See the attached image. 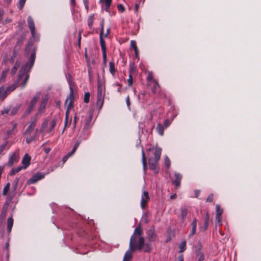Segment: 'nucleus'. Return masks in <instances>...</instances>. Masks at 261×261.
<instances>
[{
    "label": "nucleus",
    "instance_id": "nucleus-1",
    "mask_svg": "<svg viewBox=\"0 0 261 261\" xmlns=\"http://www.w3.org/2000/svg\"><path fill=\"white\" fill-rule=\"evenodd\" d=\"M37 50V47L35 46L33 47L31 55L29 58V61L24 65L22 66L19 71L18 77H17V83H19L20 80L22 79L24 74H25V77L23 80V82L21 84L22 88H23L29 79V72H30L32 68L36 59V51Z\"/></svg>",
    "mask_w": 261,
    "mask_h": 261
},
{
    "label": "nucleus",
    "instance_id": "nucleus-2",
    "mask_svg": "<svg viewBox=\"0 0 261 261\" xmlns=\"http://www.w3.org/2000/svg\"><path fill=\"white\" fill-rule=\"evenodd\" d=\"M162 152V148L156 146L154 152V158H150L148 160V164L149 169L155 174H158L159 172L158 163L160 159Z\"/></svg>",
    "mask_w": 261,
    "mask_h": 261
},
{
    "label": "nucleus",
    "instance_id": "nucleus-3",
    "mask_svg": "<svg viewBox=\"0 0 261 261\" xmlns=\"http://www.w3.org/2000/svg\"><path fill=\"white\" fill-rule=\"evenodd\" d=\"M102 85L101 83L99 76L98 75L97 79V101L96 106L100 110L103 104V99L102 96Z\"/></svg>",
    "mask_w": 261,
    "mask_h": 261
},
{
    "label": "nucleus",
    "instance_id": "nucleus-4",
    "mask_svg": "<svg viewBox=\"0 0 261 261\" xmlns=\"http://www.w3.org/2000/svg\"><path fill=\"white\" fill-rule=\"evenodd\" d=\"M40 93L38 92L36 93L34 97L32 99L31 101L29 103V106L24 113V115H29L30 114L32 111L33 110L34 107H35L36 103L38 99L40 98Z\"/></svg>",
    "mask_w": 261,
    "mask_h": 261
},
{
    "label": "nucleus",
    "instance_id": "nucleus-5",
    "mask_svg": "<svg viewBox=\"0 0 261 261\" xmlns=\"http://www.w3.org/2000/svg\"><path fill=\"white\" fill-rule=\"evenodd\" d=\"M136 237L131 236L129 241V249L133 251H135L136 250L141 251L143 249L144 246L136 244Z\"/></svg>",
    "mask_w": 261,
    "mask_h": 261
},
{
    "label": "nucleus",
    "instance_id": "nucleus-6",
    "mask_svg": "<svg viewBox=\"0 0 261 261\" xmlns=\"http://www.w3.org/2000/svg\"><path fill=\"white\" fill-rule=\"evenodd\" d=\"M14 195H9L7 198L6 201L5 202V204H4L2 212L0 215V217L2 219L5 218L7 211L8 210V207L13 198Z\"/></svg>",
    "mask_w": 261,
    "mask_h": 261
},
{
    "label": "nucleus",
    "instance_id": "nucleus-7",
    "mask_svg": "<svg viewBox=\"0 0 261 261\" xmlns=\"http://www.w3.org/2000/svg\"><path fill=\"white\" fill-rule=\"evenodd\" d=\"M45 174L41 172H37L32 176V177L27 181L28 185L33 184L38 180L44 177Z\"/></svg>",
    "mask_w": 261,
    "mask_h": 261
},
{
    "label": "nucleus",
    "instance_id": "nucleus-8",
    "mask_svg": "<svg viewBox=\"0 0 261 261\" xmlns=\"http://www.w3.org/2000/svg\"><path fill=\"white\" fill-rule=\"evenodd\" d=\"M150 200L148 192L147 191H144L141 196V206L143 210H144L147 205V202Z\"/></svg>",
    "mask_w": 261,
    "mask_h": 261
},
{
    "label": "nucleus",
    "instance_id": "nucleus-9",
    "mask_svg": "<svg viewBox=\"0 0 261 261\" xmlns=\"http://www.w3.org/2000/svg\"><path fill=\"white\" fill-rule=\"evenodd\" d=\"M70 85V94L69 96L66 98L65 100V104L67 103L68 100L69 99L68 105L69 107H74V95H73V90L72 87V83L70 81L69 82Z\"/></svg>",
    "mask_w": 261,
    "mask_h": 261
},
{
    "label": "nucleus",
    "instance_id": "nucleus-10",
    "mask_svg": "<svg viewBox=\"0 0 261 261\" xmlns=\"http://www.w3.org/2000/svg\"><path fill=\"white\" fill-rule=\"evenodd\" d=\"M19 160V154L16 151L13 152L9 157V161L8 162V166L11 167L14 163L17 162Z\"/></svg>",
    "mask_w": 261,
    "mask_h": 261
},
{
    "label": "nucleus",
    "instance_id": "nucleus-11",
    "mask_svg": "<svg viewBox=\"0 0 261 261\" xmlns=\"http://www.w3.org/2000/svg\"><path fill=\"white\" fill-rule=\"evenodd\" d=\"M147 238L150 242H154L156 239V234L154 226H151L147 232Z\"/></svg>",
    "mask_w": 261,
    "mask_h": 261
},
{
    "label": "nucleus",
    "instance_id": "nucleus-12",
    "mask_svg": "<svg viewBox=\"0 0 261 261\" xmlns=\"http://www.w3.org/2000/svg\"><path fill=\"white\" fill-rule=\"evenodd\" d=\"M28 26L30 29L32 37L35 38V26L34 21L31 16L28 18Z\"/></svg>",
    "mask_w": 261,
    "mask_h": 261
},
{
    "label": "nucleus",
    "instance_id": "nucleus-13",
    "mask_svg": "<svg viewBox=\"0 0 261 261\" xmlns=\"http://www.w3.org/2000/svg\"><path fill=\"white\" fill-rule=\"evenodd\" d=\"M35 39V38L31 37L30 38V39L27 43V44L25 45V49H24V53H25V55H28L30 53L31 48H32V46L33 45L34 41Z\"/></svg>",
    "mask_w": 261,
    "mask_h": 261
},
{
    "label": "nucleus",
    "instance_id": "nucleus-14",
    "mask_svg": "<svg viewBox=\"0 0 261 261\" xmlns=\"http://www.w3.org/2000/svg\"><path fill=\"white\" fill-rule=\"evenodd\" d=\"M174 176L175 179L172 181V184L176 187H179L180 186L182 175L179 173L175 172Z\"/></svg>",
    "mask_w": 261,
    "mask_h": 261
},
{
    "label": "nucleus",
    "instance_id": "nucleus-15",
    "mask_svg": "<svg viewBox=\"0 0 261 261\" xmlns=\"http://www.w3.org/2000/svg\"><path fill=\"white\" fill-rule=\"evenodd\" d=\"M36 120H37L36 117L33 119L30 124L24 132V134H30L34 129L36 124Z\"/></svg>",
    "mask_w": 261,
    "mask_h": 261
},
{
    "label": "nucleus",
    "instance_id": "nucleus-16",
    "mask_svg": "<svg viewBox=\"0 0 261 261\" xmlns=\"http://www.w3.org/2000/svg\"><path fill=\"white\" fill-rule=\"evenodd\" d=\"M31 159V156L28 154H25L21 162L22 164L23 165V166H22L23 169H26L30 165Z\"/></svg>",
    "mask_w": 261,
    "mask_h": 261
},
{
    "label": "nucleus",
    "instance_id": "nucleus-17",
    "mask_svg": "<svg viewBox=\"0 0 261 261\" xmlns=\"http://www.w3.org/2000/svg\"><path fill=\"white\" fill-rule=\"evenodd\" d=\"M47 101H48L47 98H44L42 100V101L40 104L39 108L38 109L37 115L38 114H41L42 112H43V111H44V110L45 109Z\"/></svg>",
    "mask_w": 261,
    "mask_h": 261
},
{
    "label": "nucleus",
    "instance_id": "nucleus-18",
    "mask_svg": "<svg viewBox=\"0 0 261 261\" xmlns=\"http://www.w3.org/2000/svg\"><path fill=\"white\" fill-rule=\"evenodd\" d=\"M20 49L17 47H14L12 55L10 59V62L13 63L15 61L16 57L18 55Z\"/></svg>",
    "mask_w": 261,
    "mask_h": 261
},
{
    "label": "nucleus",
    "instance_id": "nucleus-19",
    "mask_svg": "<svg viewBox=\"0 0 261 261\" xmlns=\"http://www.w3.org/2000/svg\"><path fill=\"white\" fill-rule=\"evenodd\" d=\"M26 35L24 33H23L21 36L17 39L16 45L14 46L15 47H17L19 48H21V46L23 44V42L25 38Z\"/></svg>",
    "mask_w": 261,
    "mask_h": 261
},
{
    "label": "nucleus",
    "instance_id": "nucleus-20",
    "mask_svg": "<svg viewBox=\"0 0 261 261\" xmlns=\"http://www.w3.org/2000/svg\"><path fill=\"white\" fill-rule=\"evenodd\" d=\"M13 225V219L12 217V215L8 218L7 220V231L9 234L11 230Z\"/></svg>",
    "mask_w": 261,
    "mask_h": 261
},
{
    "label": "nucleus",
    "instance_id": "nucleus-21",
    "mask_svg": "<svg viewBox=\"0 0 261 261\" xmlns=\"http://www.w3.org/2000/svg\"><path fill=\"white\" fill-rule=\"evenodd\" d=\"M143 233V230L141 228V223H139L138 225L136 226L134 230V233L132 236L134 237H136V236H141Z\"/></svg>",
    "mask_w": 261,
    "mask_h": 261
},
{
    "label": "nucleus",
    "instance_id": "nucleus-22",
    "mask_svg": "<svg viewBox=\"0 0 261 261\" xmlns=\"http://www.w3.org/2000/svg\"><path fill=\"white\" fill-rule=\"evenodd\" d=\"M192 228L191 233L189 234V237H191L193 236H194L196 231V227H197V219L196 218H194L192 222Z\"/></svg>",
    "mask_w": 261,
    "mask_h": 261
},
{
    "label": "nucleus",
    "instance_id": "nucleus-23",
    "mask_svg": "<svg viewBox=\"0 0 261 261\" xmlns=\"http://www.w3.org/2000/svg\"><path fill=\"white\" fill-rule=\"evenodd\" d=\"M180 211H181V219L182 222H184L186 218L187 214H188V209L186 207H182L180 208Z\"/></svg>",
    "mask_w": 261,
    "mask_h": 261
},
{
    "label": "nucleus",
    "instance_id": "nucleus-24",
    "mask_svg": "<svg viewBox=\"0 0 261 261\" xmlns=\"http://www.w3.org/2000/svg\"><path fill=\"white\" fill-rule=\"evenodd\" d=\"M132 252H134L133 251H132L129 249L128 250H127L123 257V261H129L132 258Z\"/></svg>",
    "mask_w": 261,
    "mask_h": 261
},
{
    "label": "nucleus",
    "instance_id": "nucleus-25",
    "mask_svg": "<svg viewBox=\"0 0 261 261\" xmlns=\"http://www.w3.org/2000/svg\"><path fill=\"white\" fill-rule=\"evenodd\" d=\"M142 160L143 170H144V172H146V171L147 169V161H146V159L145 158V153L143 150L142 151Z\"/></svg>",
    "mask_w": 261,
    "mask_h": 261
},
{
    "label": "nucleus",
    "instance_id": "nucleus-26",
    "mask_svg": "<svg viewBox=\"0 0 261 261\" xmlns=\"http://www.w3.org/2000/svg\"><path fill=\"white\" fill-rule=\"evenodd\" d=\"M22 169H23L22 166H19L17 168H13L12 169L9 174L10 176H13L15 175L17 173L20 171Z\"/></svg>",
    "mask_w": 261,
    "mask_h": 261
},
{
    "label": "nucleus",
    "instance_id": "nucleus-27",
    "mask_svg": "<svg viewBox=\"0 0 261 261\" xmlns=\"http://www.w3.org/2000/svg\"><path fill=\"white\" fill-rule=\"evenodd\" d=\"M100 37V44L101 48L102 51H107V47L106 42L103 38V35H99Z\"/></svg>",
    "mask_w": 261,
    "mask_h": 261
},
{
    "label": "nucleus",
    "instance_id": "nucleus-28",
    "mask_svg": "<svg viewBox=\"0 0 261 261\" xmlns=\"http://www.w3.org/2000/svg\"><path fill=\"white\" fill-rule=\"evenodd\" d=\"M196 257L198 258V261H203L204 258L203 254L200 251V249L196 251Z\"/></svg>",
    "mask_w": 261,
    "mask_h": 261
},
{
    "label": "nucleus",
    "instance_id": "nucleus-29",
    "mask_svg": "<svg viewBox=\"0 0 261 261\" xmlns=\"http://www.w3.org/2000/svg\"><path fill=\"white\" fill-rule=\"evenodd\" d=\"M156 130L158 133V134L161 135L163 136L164 133V126L160 123L158 124L156 126Z\"/></svg>",
    "mask_w": 261,
    "mask_h": 261
},
{
    "label": "nucleus",
    "instance_id": "nucleus-30",
    "mask_svg": "<svg viewBox=\"0 0 261 261\" xmlns=\"http://www.w3.org/2000/svg\"><path fill=\"white\" fill-rule=\"evenodd\" d=\"M7 96L6 92H4V87L2 86L0 88V99L4 100Z\"/></svg>",
    "mask_w": 261,
    "mask_h": 261
},
{
    "label": "nucleus",
    "instance_id": "nucleus-31",
    "mask_svg": "<svg viewBox=\"0 0 261 261\" xmlns=\"http://www.w3.org/2000/svg\"><path fill=\"white\" fill-rule=\"evenodd\" d=\"M109 66H110V72L112 74L114 75L116 72V69L115 68V64L113 61H110L109 63Z\"/></svg>",
    "mask_w": 261,
    "mask_h": 261
},
{
    "label": "nucleus",
    "instance_id": "nucleus-32",
    "mask_svg": "<svg viewBox=\"0 0 261 261\" xmlns=\"http://www.w3.org/2000/svg\"><path fill=\"white\" fill-rule=\"evenodd\" d=\"M186 241L185 240L182 241L179 246V252H183L186 250Z\"/></svg>",
    "mask_w": 261,
    "mask_h": 261
},
{
    "label": "nucleus",
    "instance_id": "nucleus-33",
    "mask_svg": "<svg viewBox=\"0 0 261 261\" xmlns=\"http://www.w3.org/2000/svg\"><path fill=\"white\" fill-rule=\"evenodd\" d=\"M143 249L144 252H150L151 251L152 248L148 243H146L144 245Z\"/></svg>",
    "mask_w": 261,
    "mask_h": 261
},
{
    "label": "nucleus",
    "instance_id": "nucleus-34",
    "mask_svg": "<svg viewBox=\"0 0 261 261\" xmlns=\"http://www.w3.org/2000/svg\"><path fill=\"white\" fill-rule=\"evenodd\" d=\"M19 65H20V64L18 61L15 62L14 66L11 70L12 75H14L16 73L18 67H19Z\"/></svg>",
    "mask_w": 261,
    "mask_h": 261
},
{
    "label": "nucleus",
    "instance_id": "nucleus-35",
    "mask_svg": "<svg viewBox=\"0 0 261 261\" xmlns=\"http://www.w3.org/2000/svg\"><path fill=\"white\" fill-rule=\"evenodd\" d=\"M136 69L135 67V64L134 62L130 63L129 65V74H132L133 73L136 72Z\"/></svg>",
    "mask_w": 261,
    "mask_h": 261
},
{
    "label": "nucleus",
    "instance_id": "nucleus-36",
    "mask_svg": "<svg viewBox=\"0 0 261 261\" xmlns=\"http://www.w3.org/2000/svg\"><path fill=\"white\" fill-rule=\"evenodd\" d=\"M18 181H19V178H16V179L14 181V183L13 184V185H12L13 192H14V194H13L14 195L15 194L17 188Z\"/></svg>",
    "mask_w": 261,
    "mask_h": 261
},
{
    "label": "nucleus",
    "instance_id": "nucleus-37",
    "mask_svg": "<svg viewBox=\"0 0 261 261\" xmlns=\"http://www.w3.org/2000/svg\"><path fill=\"white\" fill-rule=\"evenodd\" d=\"M94 19V15H91L89 17V18L88 20V25L90 28H91L93 25Z\"/></svg>",
    "mask_w": 261,
    "mask_h": 261
},
{
    "label": "nucleus",
    "instance_id": "nucleus-38",
    "mask_svg": "<svg viewBox=\"0 0 261 261\" xmlns=\"http://www.w3.org/2000/svg\"><path fill=\"white\" fill-rule=\"evenodd\" d=\"M20 107H21V105H18V106L14 107L12 109L10 114L12 116L15 115L17 113V112L19 110Z\"/></svg>",
    "mask_w": 261,
    "mask_h": 261
},
{
    "label": "nucleus",
    "instance_id": "nucleus-39",
    "mask_svg": "<svg viewBox=\"0 0 261 261\" xmlns=\"http://www.w3.org/2000/svg\"><path fill=\"white\" fill-rule=\"evenodd\" d=\"M10 184L9 182L7 183L5 187H4L3 189V194L4 195H7L8 194V192L10 189Z\"/></svg>",
    "mask_w": 261,
    "mask_h": 261
},
{
    "label": "nucleus",
    "instance_id": "nucleus-40",
    "mask_svg": "<svg viewBox=\"0 0 261 261\" xmlns=\"http://www.w3.org/2000/svg\"><path fill=\"white\" fill-rule=\"evenodd\" d=\"M216 215L221 216V215L223 212V209L221 208L220 206L218 204L216 205Z\"/></svg>",
    "mask_w": 261,
    "mask_h": 261
},
{
    "label": "nucleus",
    "instance_id": "nucleus-41",
    "mask_svg": "<svg viewBox=\"0 0 261 261\" xmlns=\"http://www.w3.org/2000/svg\"><path fill=\"white\" fill-rule=\"evenodd\" d=\"M209 222L204 221V225L200 227V230L202 231H205L208 228Z\"/></svg>",
    "mask_w": 261,
    "mask_h": 261
},
{
    "label": "nucleus",
    "instance_id": "nucleus-42",
    "mask_svg": "<svg viewBox=\"0 0 261 261\" xmlns=\"http://www.w3.org/2000/svg\"><path fill=\"white\" fill-rule=\"evenodd\" d=\"M160 88L159 84L155 82L154 85L151 87V91L152 93H156L157 91V89Z\"/></svg>",
    "mask_w": 261,
    "mask_h": 261
},
{
    "label": "nucleus",
    "instance_id": "nucleus-43",
    "mask_svg": "<svg viewBox=\"0 0 261 261\" xmlns=\"http://www.w3.org/2000/svg\"><path fill=\"white\" fill-rule=\"evenodd\" d=\"M90 94L89 92H86L84 94V101L85 103H88L89 102Z\"/></svg>",
    "mask_w": 261,
    "mask_h": 261
},
{
    "label": "nucleus",
    "instance_id": "nucleus-44",
    "mask_svg": "<svg viewBox=\"0 0 261 261\" xmlns=\"http://www.w3.org/2000/svg\"><path fill=\"white\" fill-rule=\"evenodd\" d=\"M165 166L168 169L170 167V161L167 156L165 157Z\"/></svg>",
    "mask_w": 261,
    "mask_h": 261
},
{
    "label": "nucleus",
    "instance_id": "nucleus-45",
    "mask_svg": "<svg viewBox=\"0 0 261 261\" xmlns=\"http://www.w3.org/2000/svg\"><path fill=\"white\" fill-rule=\"evenodd\" d=\"M9 72V69H7L5 71H3L2 72V74L1 75V76L0 77V81H2L3 80L5 79V78L7 76V75Z\"/></svg>",
    "mask_w": 261,
    "mask_h": 261
},
{
    "label": "nucleus",
    "instance_id": "nucleus-46",
    "mask_svg": "<svg viewBox=\"0 0 261 261\" xmlns=\"http://www.w3.org/2000/svg\"><path fill=\"white\" fill-rule=\"evenodd\" d=\"M88 73L89 75V81H91L92 79V71L91 65H89V67H88Z\"/></svg>",
    "mask_w": 261,
    "mask_h": 261
},
{
    "label": "nucleus",
    "instance_id": "nucleus-47",
    "mask_svg": "<svg viewBox=\"0 0 261 261\" xmlns=\"http://www.w3.org/2000/svg\"><path fill=\"white\" fill-rule=\"evenodd\" d=\"M27 0H19L18 4V8L19 10H21L24 6Z\"/></svg>",
    "mask_w": 261,
    "mask_h": 261
},
{
    "label": "nucleus",
    "instance_id": "nucleus-48",
    "mask_svg": "<svg viewBox=\"0 0 261 261\" xmlns=\"http://www.w3.org/2000/svg\"><path fill=\"white\" fill-rule=\"evenodd\" d=\"M48 122L47 120H45L42 124V127L41 129V132H43L44 131L45 129L47 127Z\"/></svg>",
    "mask_w": 261,
    "mask_h": 261
},
{
    "label": "nucleus",
    "instance_id": "nucleus-49",
    "mask_svg": "<svg viewBox=\"0 0 261 261\" xmlns=\"http://www.w3.org/2000/svg\"><path fill=\"white\" fill-rule=\"evenodd\" d=\"M56 123H57V119H56V118H54L51 121V125L49 128V132H51V130H53L54 129L55 126L56 125Z\"/></svg>",
    "mask_w": 261,
    "mask_h": 261
},
{
    "label": "nucleus",
    "instance_id": "nucleus-50",
    "mask_svg": "<svg viewBox=\"0 0 261 261\" xmlns=\"http://www.w3.org/2000/svg\"><path fill=\"white\" fill-rule=\"evenodd\" d=\"M104 19H102L100 22V32L99 35H103Z\"/></svg>",
    "mask_w": 261,
    "mask_h": 261
},
{
    "label": "nucleus",
    "instance_id": "nucleus-51",
    "mask_svg": "<svg viewBox=\"0 0 261 261\" xmlns=\"http://www.w3.org/2000/svg\"><path fill=\"white\" fill-rule=\"evenodd\" d=\"M8 141H6L4 143L0 146V154L2 153L3 150L5 149L6 146L8 144Z\"/></svg>",
    "mask_w": 261,
    "mask_h": 261
},
{
    "label": "nucleus",
    "instance_id": "nucleus-52",
    "mask_svg": "<svg viewBox=\"0 0 261 261\" xmlns=\"http://www.w3.org/2000/svg\"><path fill=\"white\" fill-rule=\"evenodd\" d=\"M145 239H144V238L143 237H141L139 238V240H138V244L139 245H142L143 246H144V244H145Z\"/></svg>",
    "mask_w": 261,
    "mask_h": 261
},
{
    "label": "nucleus",
    "instance_id": "nucleus-53",
    "mask_svg": "<svg viewBox=\"0 0 261 261\" xmlns=\"http://www.w3.org/2000/svg\"><path fill=\"white\" fill-rule=\"evenodd\" d=\"M103 64L107 66V51H102Z\"/></svg>",
    "mask_w": 261,
    "mask_h": 261
},
{
    "label": "nucleus",
    "instance_id": "nucleus-54",
    "mask_svg": "<svg viewBox=\"0 0 261 261\" xmlns=\"http://www.w3.org/2000/svg\"><path fill=\"white\" fill-rule=\"evenodd\" d=\"M81 141L82 140L80 139V137L79 138V140L76 142V143H75L74 146H73V149L75 151H76V150L77 149V148H78V147L79 146L81 142Z\"/></svg>",
    "mask_w": 261,
    "mask_h": 261
},
{
    "label": "nucleus",
    "instance_id": "nucleus-55",
    "mask_svg": "<svg viewBox=\"0 0 261 261\" xmlns=\"http://www.w3.org/2000/svg\"><path fill=\"white\" fill-rule=\"evenodd\" d=\"M82 39V31H79V35H78V40H77V44L79 48H81V42Z\"/></svg>",
    "mask_w": 261,
    "mask_h": 261
},
{
    "label": "nucleus",
    "instance_id": "nucleus-56",
    "mask_svg": "<svg viewBox=\"0 0 261 261\" xmlns=\"http://www.w3.org/2000/svg\"><path fill=\"white\" fill-rule=\"evenodd\" d=\"M85 57L86 63H87V67H89V65H90V59H89V58L88 57L87 52V49L86 48L85 49Z\"/></svg>",
    "mask_w": 261,
    "mask_h": 261
},
{
    "label": "nucleus",
    "instance_id": "nucleus-57",
    "mask_svg": "<svg viewBox=\"0 0 261 261\" xmlns=\"http://www.w3.org/2000/svg\"><path fill=\"white\" fill-rule=\"evenodd\" d=\"M130 46L134 50H136V49L138 48V47L137 46V44H136V41H135V40H131V41H130Z\"/></svg>",
    "mask_w": 261,
    "mask_h": 261
},
{
    "label": "nucleus",
    "instance_id": "nucleus-58",
    "mask_svg": "<svg viewBox=\"0 0 261 261\" xmlns=\"http://www.w3.org/2000/svg\"><path fill=\"white\" fill-rule=\"evenodd\" d=\"M73 107H69V105L67 106V109L66 111V113H65V119H66V120H68V116L69 115V110L70 109H71Z\"/></svg>",
    "mask_w": 261,
    "mask_h": 261
},
{
    "label": "nucleus",
    "instance_id": "nucleus-59",
    "mask_svg": "<svg viewBox=\"0 0 261 261\" xmlns=\"http://www.w3.org/2000/svg\"><path fill=\"white\" fill-rule=\"evenodd\" d=\"M18 83H17V80L15 84H14L12 85L9 86L10 89H11V91H14L16 88V87H18Z\"/></svg>",
    "mask_w": 261,
    "mask_h": 261
},
{
    "label": "nucleus",
    "instance_id": "nucleus-60",
    "mask_svg": "<svg viewBox=\"0 0 261 261\" xmlns=\"http://www.w3.org/2000/svg\"><path fill=\"white\" fill-rule=\"evenodd\" d=\"M213 200V194H211L208 195L207 198H206V202H212Z\"/></svg>",
    "mask_w": 261,
    "mask_h": 261
},
{
    "label": "nucleus",
    "instance_id": "nucleus-61",
    "mask_svg": "<svg viewBox=\"0 0 261 261\" xmlns=\"http://www.w3.org/2000/svg\"><path fill=\"white\" fill-rule=\"evenodd\" d=\"M127 82L128 83V85L129 86H131L133 85V76H132V75L130 74H129V78L127 80Z\"/></svg>",
    "mask_w": 261,
    "mask_h": 261
},
{
    "label": "nucleus",
    "instance_id": "nucleus-62",
    "mask_svg": "<svg viewBox=\"0 0 261 261\" xmlns=\"http://www.w3.org/2000/svg\"><path fill=\"white\" fill-rule=\"evenodd\" d=\"M117 9L121 12H123L125 11V8L122 4L118 5Z\"/></svg>",
    "mask_w": 261,
    "mask_h": 261
},
{
    "label": "nucleus",
    "instance_id": "nucleus-63",
    "mask_svg": "<svg viewBox=\"0 0 261 261\" xmlns=\"http://www.w3.org/2000/svg\"><path fill=\"white\" fill-rule=\"evenodd\" d=\"M112 3H105V10L108 12H110V6Z\"/></svg>",
    "mask_w": 261,
    "mask_h": 261
},
{
    "label": "nucleus",
    "instance_id": "nucleus-64",
    "mask_svg": "<svg viewBox=\"0 0 261 261\" xmlns=\"http://www.w3.org/2000/svg\"><path fill=\"white\" fill-rule=\"evenodd\" d=\"M83 3L84 4L86 9L88 10L89 9V0H83Z\"/></svg>",
    "mask_w": 261,
    "mask_h": 261
}]
</instances>
